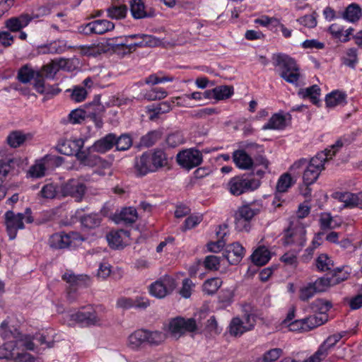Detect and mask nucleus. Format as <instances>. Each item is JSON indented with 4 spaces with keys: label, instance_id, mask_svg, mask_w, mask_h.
<instances>
[{
    "label": "nucleus",
    "instance_id": "nucleus-35",
    "mask_svg": "<svg viewBox=\"0 0 362 362\" xmlns=\"http://www.w3.org/2000/svg\"><path fill=\"white\" fill-rule=\"evenodd\" d=\"M361 15V10L357 4H351L349 5L344 14L343 17L347 21L354 23L357 21Z\"/></svg>",
    "mask_w": 362,
    "mask_h": 362
},
{
    "label": "nucleus",
    "instance_id": "nucleus-5",
    "mask_svg": "<svg viewBox=\"0 0 362 362\" xmlns=\"http://www.w3.org/2000/svg\"><path fill=\"white\" fill-rule=\"evenodd\" d=\"M355 334L353 330L341 331L334 334L327 338L318 350L305 362H320L328 355L329 351L342 338L348 339L351 335Z\"/></svg>",
    "mask_w": 362,
    "mask_h": 362
},
{
    "label": "nucleus",
    "instance_id": "nucleus-29",
    "mask_svg": "<svg viewBox=\"0 0 362 362\" xmlns=\"http://www.w3.org/2000/svg\"><path fill=\"white\" fill-rule=\"evenodd\" d=\"M346 95L340 91L334 90L327 94L325 103L328 107H334L345 103Z\"/></svg>",
    "mask_w": 362,
    "mask_h": 362
},
{
    "label": "nucleus",
    "instance_id": "nucleus-64",
    "mask_svg": "<svg viewBox=\"0 0 362 362\" xmlns=\"http://www.w3.org/2000/svg\"><path fill=\"white\" fill-rule=\"evenodd\" d=\"M319 223L322 230H329L334 228L333 218L329 213H322L320 216Z\"/></svg>",
    "mask_w": 362,
    "mask_h": 362
},
{
    "label": "nucleus",
    "instance_id": "nucleus-19",
    "mask_svg": "<svg viewBox=\"0 0 362 362\" xmlns=\"http://www.w3.org/2000/svg\"><path fill=\"white\" fill-rule=\"evenodd\" d=\"M31 22V18L28 13H23L18 16L12 17L7 19L4 25L11 32H18L27 27Z\"/></svg>",
    "mask_w": 362,
    "mask_h": 362
},
{
    "label": "nucleus",
    "instance_id": "nucleus-55",
    "mask_svg": "<svg viewBox=\"0 0 362 362\" xmlns=\"http://www.w3.org/2000/svg\"><path fill=\"white\" fill-rule=\"evenodd\" d=\"M332 266V261L325 254L320 255L316 259V267L321 272L330 270Z\"/></svg>",
    "mask_w": 362,
    "mask_h": 362
},
{
    "label": "nucleus",
    "instance_id": "nucleus-4",
    "mask_svg": "<svg viewBox=\"0 0 362 362\" xmlns=\"http://www.w3.org/2000/svg\"><path fill=\"white\" fill-rule=\"evenodd\" d=\"M329 160H298L290 168L289 170L291 172L296 168H299L301 165H305V169L303 173V182L305 185H310L315 182L317 179L320 172L324 169V165L326 162Z\"/></svg>",
    "mask_w": 362,
    "mask_h": 362
},
{
    "label": "nucleus",
    "instance_id": "nucleus-45",
    "mask_svg": "<svg viewBox=\"0 0 362 362\" xmlns=\"http://www.w3.org/2000/svg\"><path fill=\"white\" fill-rule=\"evenodd\" d=\"M83 309V310H78L69 315V325H73L75 323H81L86 325L88 306L85 307Z\"/></svg>",
    "mask_w": 362,
    "mask_h": 362
},
{
    "label": "nucleus",
    "instance_id": "nucleus-31",
    "mask_svg": "<svg viewBox=\"0 0 362 362\" xmlns=\"http://www.w3.org/2000/svg\"><path fill=\"white\" fill-rule=\"evenodd\" d=\"M130 11L132 16L136 19L150 16L145 11L144 3L141 0H132L130 2Z\"/></svg>",
    "mask_w": 362,
    "mask_h": 362
},
{
    "label": "nucleus",
    "instance_id": "nucleus-25",
    "mask_svg": "<svg viewBox=\"0 0 362 362\" xmlns=\"http://www.w3.org/2000/svg\"><path fill=\"white\" fill-rule=\"evenodd\" d=\"M18 78L21 83H27L32 79H35V82L37 80L41 79L42 78L38 71H36L31 67L25 65L18 71Z\"/></svg>",
    "mask_w": 362,
    "mask_h": 362
},
{
    "label": "nucleus",
    "instance_id": "nucleus-11",
    "mask_svg": "<svg viewBox=\"0 0 362 362\" xmlns=\"http://www.w3.org/2000/svg\"><path fill=\"white\" fill-rule=\"evenodd\" d=\"M258 213L257 209H253L247 204L239 207L234 214L235 229L238 231H249L250 221Z\"/></svg>",
    "mask_w": 362,
    "mask_h": 362
},
{
    "label": "nucleus",
    "instance_id": "nucleus-37",
    "mask_svg": "<svg viewBox=\"0 0 362 362\" xmlns=\"http://www.w3.org/2000/svg\"><path fill=\"white\" fill-rule=\"evenodd\" d=\"M299 94L303 98H310L312 103L314 105H318L320 103L319 96L320 95V88L317 85H313L305 89L301 90Z\"/></svg>",
    "mask_w": 362,
    "mask_h": 362
},
{
    "label": "nucleus",
    "instance_id": "nucleus-40",
    "mask_svg": "<svg viewBox=\"0 0 362 362\" xmlns=\"http://www.w3.org/2000/svg\"><path fill=\"white\" fill-rule=\"evenodd\" d=\"M146 342L150 345L158 346L163 342L167 335L165 332L161 331H148L146 330Z\"/></svg>",
    "mask_w": 362,
    "mask_h": 362
},
{
    "label": "nucleus",
    "instance_id": "nucleus-22",
    "mask_svg": "<svg viewBox=\"0 0 362 362\" xmlns=\"http://www.w3.org/2000/svg\"><path fill=\"white\" fill-rule=\"evenodd\" d=\"M334 197L343 203L344 208L353 209L358 208L359 193L355 194L349 192H339L334 194Z\"/></svg>",
    "mask_w": 362,
    "mask_h": 362
},
{
    "label": "nucleus",
    "instance_id": "nucleus-58",
    "mask_svg": "<svg viewBox=\"0 0 362 362\" xmlns=\"http://www.w3.org/2000/svg\"><path fill=\"white\" fill-rule=\"evenodd\" d=\"M254 164L252 168L253 174L259 177L263 176L268 168L269 162L267 160H254Z\"/></svg>",
    "mask_w": 362,
    "mask_h": 362
},
{
    "label": "nucleus",
    "instance_id": "nucleus-63",
    "mask_svg": "<svg viewBox=\"0 0 362 362\" xmlns=\"http://www.w3.org/2000/svg\"><path fill=\"white\" fill-rule=\"evenodd\" d=\"M172 99L170 100L164 101L158 104L154 109V115L151 116V119H153L155 117L160 114H164L170 112L173 108Z\"/></svg>",
    "mask_w": 362,
    "mask_h": 362
},
{
    "label": "nucleus",
    "instance_id": "nucleus-27",
    "mask_svg": "<svg viewBox=\"0 0 362 362\" xmlns=\"http://www.w3.org/2000/svg\"><path fill=\"white\" fill-rule=\"evenodd\" d=\"M251 258L255 264L257 266H263L270 259V252L265 247H259L253 252Z\"/></svg>",
    "mask_w": 362,
    "mask_h": 362
},
{
    "label": "nucleus",
    "instance_id": "nucleus-44",
    "mask_svg": "<svg viewBox=\"0 0 362 362\" xmlns=\"http://www.w3.org/2000/svg\"><path fill=\"white\" fill-rule=\"evenodd\" d=\"M222 281L219 278H211L207 279L203 284V291L208 294H214L221 287Z\"/></svg>",
    "mask_w": 362,
    "mask_h": 362
},
{
    "label": "nucleus",
    "instance_id": "nucleus-18",
    "mask_svg": "<svg viewBox=\"0 0 362 362\" xmlns=\"http://www.w3.org/2000/svg\"><path fill=\"white\" fill-rule=\"evenodd\" d=\"M295 183V180L291 176V173L287 172L282 174L276 184V193L274 197V199L273 201V204L276 207H279L281 206V204L279 203V194L280 193H284L287 192L288 188H290Z\"/></svg>",
    "mask_w": 362,
    "mask_h": 362
},
{
    "label": "nucleus",
    "instance_id": "nucleus-34",
    "mask_svg": "<svg viewBox=\"0 0 362 362\" xmlns=\"http://www.w3.org/2000/svg\"><path fill=\"white\" fill-rule=\"evenodd\" d=\"M255 151L261 152L262 151V147L257 144H251L247 147V149H239L235 151L233 154V158H252V156L255 155Z\"/></svg>",
    "mask_w": 362,
    "mask_h": 362
},
{
    "label": "nucleus",
    "instance_id": "nucleus-50",
    "mask_svg": "<svg viewBox=\"0 0 362 362\" xmlns=\"http://www.w3.org/2000/svg\"><path fill=\"white\" fill-rule=\"evenodd\" d=\"M117 151H127L132 145V140L129 135L122 134L119 137L115 136V141L114 142Z\"/></svg>",
    "mask_w": 362,
    "mask_h": 362
},
{
    "label": "nucleus",
    "instance_id": "nucleus-1",
    "mask_svg": "<svg viewBox=\"0 0 362 362\" xmlns=\"http://www.w3.org/2000/svg\"><path fill=\"white\" fill-rule=\"evenodd\" d=\"M273 64L279 68V75L286 82L298 85L300 77V69L296 61L285 54H274L272 56Z\"/></svg>",
    "mask_w": 362,
    "mask_h": 362
},
{
    "label": "nucleus",
    "instance_id": "nucleus-17",
    "mask_svg": "<svg viewBox=\"0 0 362 362\" xmlns=\"http://www.w3.org/2000/svg\"><path fill=\"white\" fill-rule=\"evenodd\" d=\"M291 120V115L284 112H278L274 114L265 123L262 127V130H283L288 124Z\"/></svg>",
    "mask_w": 362,
    "mask_h": 362
},
{
    "label": "nucleus",
    "instance_id": "nucleus-10",
    "mask_svg": "<svg viewBox=\"0 0 362 362\" xmlns=\"http://www.w3.org/2000/svg\"><path fill=\"white\" fill-rule=\"evenodd\" d=\"M176 286L175 279L165 275L150 285L149 293L156 298H163L170 294Z\"/></svg>",
    "mask_w": 362,
    "mask_h": 362
},
{
    "label": "nucleus",
    "instance_id": "nucleus-43",
    "mask_svg": "<svg viewBox=\"0 0 362 362\" xmlns=\"http://www.w3.org/2000/svg\"><path fill=\"white\" fill-rule=\"evenodd\" d=\"M81 223L86 228H94L100 226L101 216L97 214H90L81 217Z\"/></svg>",
    "mask_w": 362,
    "mask_h": 362
},
{
    "label": "nucleus",
    "instance_id": "nucleus-54",
    "mask_svg": "<svg viewBox=\"0 0 362 362\" xmlns=\"http://www.w3.org/2000/svg\"><path fill=\"white\" fill-rule=\"evenodd\" d=\"M221 257L216 255L206 256L203 262V265L206 269L211 271H217L220 267Z\"/></svg>",
    "mask_w": 362,
    "mask_h": 362
},
{
    "label": "nucleus",
    "instance_id": "nucleus-23",
    "mask_svg": "<svg viewBox=\"0 0 362 362\" xmlns=\"http://www.w3.org/2000/svg\"><path fill=\"white\" fill-rule=\"evenodd\" d=\"M19 343L13 341L5 343L0 347V358L8 360H16L21 358V354L16 348Z\"/></svg>",
    "mask_w": 362,
    "mask_h": 362
},
{
    "label": "nucleus",
    "instance_id": "nucleus-21",
    "mask_svg": "<svg viewBox=\"0 0 362 362\" xmlns=\"http://www.w3.org/2000/svg\"><path fill=\"white\" fill-rule=\"evenodd\" d=\"M115 141V134H108L102 139L96 141L90 148L89 151L92 152H97L104 153L110 150Z\"/></svg>",
    "mask_w": 362,
    "mask_h": 362
},
{
    "label": "nucleus",
    "instance_id": "nucleus-39",
    "mask_svg": "<svg viewBox=\"0 0 362 362\" xmlns=\"http://www.w3.org/2000/svg\"><path fill=\"white\" fill-rule=\"evenodd\" d=\"M336 281L332 279V277L329 275L318 278L315 282L312 283L315 286L317 292H323L330 286L336 285Z\"/></svg>",
    "mask_w": 362,
    "mask_h": 362
},
{
    "label": "nucleus",
    "instance_id": "nucleus-32",
    "mask_svg": "<svg viewBox=\"0 0 362 362\" xmlns=\"http://www.w3.org/2000/svg\"><path fill=\"white\" fill-rule=\"evenodd\" d=\"M34 87L35 90L41 94L57 95L61 91L57 86L46 84L43 78L37 80L34 83Z\"/></svg>",
    "mask_w": 362,
    "mask_h": 362
},
{
    "label": "nucleus",
    "instance_id": "nucleus-6",
    "mask_svg": "<svg viewBox=\"0 0 362 362\" xmlns=\"http://www.w3.org/2000/svg\"><path fill=\"white\" fill-rule=\"evenodd\" d=\"M306 230L301 223L291 224L285 231L283 243L284 245L293 246L296 252H300L306 241Z\"/></svg>",
    "mask_w": 362,
    "mask_h": 362
},
{
    "label": "nucleus",
    "instance_id": "nucleus-20",
    "mask_svg": "<svg viewBox=\"0 0 362 362\" xmlns=\"http://www.w3.org/2000/svg\"><path fill=\"white\" fill-rule=\"evenodd\" d=\"M245 255L244 247L238 243L228 245L226 249L223 257L230 264H237L243 259Z\"/></svg>",
    "mask_w": 362,
    "mask_h": 362
},
{
    "label": "nucleus",
    "instance_id": "nucleus-38",
    "mask_svg": "<svg viewBox=\"0 0 362 362\" xmlns=\"http://www.w3.org/2000/svg\"><path fill=\"white\" fill-rule=\"evenodd\" d=\"M341 139H338L334 144L317 153L314 158H332L336 153L343 146Z\"/></svg>",
    "mask_w": 362,
    "mask_h": 362
},
{
    "label": "nucleus",
    "instance_id": "nucleus-13",
    "mask_svg": "<svg viewBox=\"0 0 362 362\" xmlns=\"http://www.w3.org/2000/svg\"><path fill=\"white\" fill-rule=\"evenodd\" d=\"M115 25L107 20H95L88 23L79 28L80 33L84 35H103L113 30Z\"/></svg>",
    "mask_w": 362,
    "mask_h": 362
},
{
    "label": "nucleus",
    "instance_id": "nucleus-52",
    "mask_svg": "<svg viewBox=\"0 0 362 362\" xmlns=\"http://www.w3.org/2000/svg\"><path fill=\"white\" fill-rule=\"evenodd\" d=\"M57 194V186L53 183H48L42 187L38 193V196L43 199H52L56 197Z\"/></svg>",
    "mask_w": 362,
    "mask_h": 362
},
{
    "label": "nucleus",
    "instance_id": "nucleus-59",
    "mask_svg": "<svg viewBox=\"0 0 362 362\" xmlns=\"http://www.w3.org/2000/svg\"><path fill=\"white\" fill-rule=\"evenodd\" d=\"M255 23L263 27H269L271 30L277 28V25H279V21L277 18H270L267 16H262L261 18L255 19Z\"/></svg>",
    "mask_w": 362,
    "mask_h": 362
},
{
    "label": "nucleus",
    "instance_id": "nucleus-15",
    "mask_svg": "<svg viewBox=\"0 0 362 362\" xmlns=\"http://www.w3.org/2000/svg\"><path fill=\"white\" fill-rule=\"evenodd\" d=\"M168 160H136L134 164L135 170L139 175H145L165 167Z\"/></svg>",
    "mask_w": 362,
    "mask_h": 362
},
{
    "label": "nucleus",
    "instance_id": "nucleus-47",
    "mask_svg": "<svg viewBox=\"0 0 362 362\" xmlns=\"http://www.w3.org/2000/svg\"><path fill=\"white\" fill-rule=\"evenodd\" d=\"M119 217L126 223H133L137 220L138 214L135 208L128 207L121 211Z\"/></svg>",
    "mask_w": 362,
    "mask_h": 362
},
{
    "label": "nucleus",
    "instance_id": "nucleus-46",
    "mask_svg": "<svg viewBox=\"0 0 362 362\" xmlns=\"http://www.w3.org/2000/svg\"><path fill=\"white\" fill-rule=\"evenodd\" d=\"M317 293L312 283L301 286L298 291V298L302 301H307Z\"/></svg>",
    "mask_w": 362,
    "mask_h": 362
},
{
    "label": "nucleus",
    "instance_id": "nucleus-51",
    "mask_svg": "<svg viewBox=\"0 0 362 362\" xmlns=\"http://www.w3.org/2000/svg\"><path fill=\"white\" fill-rule=\"evenodd\" d=\"M215 99L217 100L229 98L233 94V88L230 86H219L214 88Z\"/></svg>",
    "mask_w": 362,
    "mask_h": 362
},
{
    "label": "nucleus",
    "instance_id": "nucleus-26",
    "mask_svg": "<svg viewBox=\"0 0 362 362\" xmlns=\"http://www.w3.org/2000/svg\"><path fill=\"white\" fill-rule=\"evenodd\" d=\"M146 329H137L129 336L128 346L133 349H138L146 342Z\"/></svg>",
    "mask_w": 362,
    "mask_h": 362
},
{
    "label": "nucleus",
    "instance_id": "nucleus-2",
    "mask_svg": "<svg viewBox=\"0 0 362 362\" xmlns=\"http://www.w3.org/2000/svg\"><path fill=\"white\" fill-rule=\"evenodd\" d=\"M206 316V310H201L194 317L173 319L169 324V330L175 337H180L186 332H194L198 329L199 325H202V320Z\"/></svg>",
    "mask_w": 362,
    "mask_h": 362
},
{
    "label": "nucleus",
    "instance_id": "nucleus-41",
    "mask_svg": "<svg viewBox=\"0 0 362 362\" xmlns=\"http://www.w3.org/2000/svg\"><path fill=\"white\" fill-rule=\"evenodd\" d=\"M330 302L317 298L311 303V309L315 313H318L319 316L327 315L326 313L331 308Z\"/></svg>",
    "mask_w": 362,
    "mask_h": 362
},
{
    "label": "nucleus",
    "instance_id": "nucleus-9",
    "mask_svg": "<svg viewBox=\"0 0 362 362\" xmlns=\"http://www.w3.org/2000/svg\"><path fill=\"white\" fill-rule=\"evenodd\" d=\"M83 240L80 233L71 231L69 233H58L50 236L49 245L54 249H64L75 246Z\"/></svg>",
    "mask_w": 362,
    "mask_h": 362
},
{
    "label": "nucleus",
    "instance_id": "nucleus-30",
    "mask_svg": "<svg viewBox=\"0 0 362 362\" xmlns=\"http://www.w3.org/2000/svg\"><path fill=\"white\" fill-rule=\"evenodd\" d=\"M127 232L124 230L112 231L107 235L109 245L114 248H119L124 245V236H127Z\"/></svg>",
    "mask_w": 362,
    "mask_h": 362
},
{
    "label": "nucleus",
    "instance_id": "nucleus-60",
    "mask_svg": "<svg viewBox=\"0 0 362 362\" xmlns=\"http://www.w3.org/2000/svg\"><path fill=\"white\" fill-rule=\"evenodd\" d=\"M346 57L344 58V63L345 65L355 68L356 64L358 63V53L356 48H349L346 52Z\"/></svg>",
    "mask_w": 362,
    "mask_h": 362
},
{
    "label": "nucleus",
    "instance_id": "nucleus-61",
    "mask_svg": "<svg viewBox=\"0 0 362 362\" xmlns=\"http://www.w3.org/2000/svg\"><path fill=\"white\" fill-rule=\"evenodd\" d=\"M202 153L195 148H190L180 151L176 158H202Z\"/></svg>",
    "mask_w": 362,
    "mask_h": 362
},
{
    "label": "nucleus",
    "instance_id": "nucleus-28",
    "mask_svg": "<svg viewBox=\"0 0 362 362\" xmlns=\"http://www.w3.org/2000/svg\"><path fill=\"white\" fill-rule=\"evenodd\" d=\"M81 53L86 56L96 57L105 52V46L102 42L80 46Z\"/></svg>",
    "mask_w": 362,
    "mask_h": 362
},
{
    "label": "nucleus",
    "instance_id": "nucleus-53",
    "mask_svg": "<svg viewBox=\"0 0 362 362\" xmlns=\"http://www.w3.org/2000/svg\"><path fill=\"white\" fill-rule=\"evenodd\" d=\"M107 16L112 19H121L126 16L127 8L124 5L112 6L107 9Z\"/></svg>",
    "mask_w": 362,
    "mask_h": 362
},
{
    "label": "nucleus",
    "instance_id": "nucleus-49",
    "mask_svg": "<svg viewBox=\"0 0 362 362\" xmlns=\"http://www.w3.org/2000/svg\"><path fill=\"white\" fill-rule=\"evenodd\" d=\"M64 60L61 59L59 61L53 60L50 64H48L43 66L42 72L47 78H52L57 72L59 67L61 66L62 63Z\"/></svg>",
    "mask_w": 362,
    "mask_h": 362
},
{
    "label": "nucleus",
    "instance_id": "nucleus-7",
    "mask_svg": "<svg viewBox=\"0 0 362 362\" xmlns=\"http://www.w3.org/2000/svg\"><path fill=\"white\" fill-rule=\"evenodd\" d=\"M260 185L258 179L248 176H236L230 179L228 184L230 192L235 196H239L249 191L257 189Z\"/></svg>",
    "mask_w": 362,
    "mask_h": 362
},
{
    "label": "nucleus",
    "instance_id": "nucleus-8",
    "mask_svg": "<svg viewBox=\"0 0 362 362\" xmlns=\"http://www.w3.org/2000/svg\"><path fill=\"white\" fill-rule=\"evenodd\" d=\"M0 330L1 335L4 339L19 343L20 345L25 346L28 350L34 349L35 345L32 338L28 335L23 334L16 328L11 327L8 322L4 321L1 324Z\"/></svg>",
    "mask_w": 362,
    "mask_h": 362
},
{
    "label": "nucleus",
    "instance_id": "nucleus-24",
    "mask_svg": "<svg viewBox=\"0 0 362 362\" xmlns=\"http://www.w3.org/2000/svg\"><path fill=\"white\" fill-rule=\"evenodd\" d=\"M127 37H130L132 39H136V41L134 43H130L128 45V49L129 50L132 49H135L136 47H150L154 44L155 39L151 35H141V34H134L129 35Z\"/></svg>",
    "mask_w": 362,
    "mask_h": 362
},
{
    "label": "nucleus",
    "instance_id": "nucleus-48",
    "mask_svg": "<svg viewBox=\"0 0 362 362\" xmlns=\"http://www.w3.org/2000/svg\"><path fill=\"white\" fill-rule=\"evenodd\" d=\"M166 144L169 147L175 148L185 142L183 134L180 131H176L169 134L165 139Z\"/></svg>",
    "mask_w": 362,
    "mask_h": 362
},
{
    "label": "nucleus",
    "instance_id": "nucleus-62",
    "mask_svg": "<svg viewBox=\"0 0 362 362\" xmlns=\"http://www.w3.org/2000/svg\"><path fill=\"white\" fill-rule=\"evenodd\" d=\"M283 354V350L280 348L272 349L266 351L262 356L264 362H274Z\"/></svg>",
    "mask_w": 362,
    "mask_h": 362
},
{
    "label": "nucleus",
    "instance_id": "nucleus-57",
    "mask_svg": "<svg viewBox=\"0 0 362 362\" xmlns=\"http://www.w3.org/2000/svg\"><path fill=\"white\" fill-rule=\"evenodd\" d=\"M168 95L167 91L162 88H155L148 91L144 97L148 100H161Z\"/></svg>",
    "mask_w": 362,
    "mask_h": 362
},
{
    "label": "nucleus",
    "instance_id": "nucleus-33",
    "mask_svg": "<svg viewBox=\"0 0 362 362\" xmlns=\"http://www.w3.org/2000/svg\"><path fill=\"white\" fill-rule=\"evenodd\" d=\"M327 315L319 316L317 315H314L303 319L305 331L308 332L318 326L323 325L327 321Z\"/></svg>",
    "mask_w": 362,
    "mask_h": 362
},
{
    "label": "nucleus",
    "instance_id": "nucleus-36",
    "mask_svg": "<svg viewBox=\"0 0 362 362\" xmlns=\"http://www.w3.org/2000/svg\"><path fill=\"white\" fill-rule=\"evenodd\" d=\"M28 135L21 131H13L7 136V143L12 148L22 145L27 139Z\"/></svg>",
    "mask_w": 362,
    "mask_h": 362
},
{
    "label": "nucleus",
    "instance_id": "nucleus-3",
    "mask_svg": "<svg viewBox=\"0 0 362 362\" xmlns=\"http://www.w3.org/2000/svg\"><path fill=\"white\" fill-rule=\"evenodd\" d=\"M23 220L28 223L33 221L30 209L27 208L24 214L18 213L16 214L12 211H8L5 214L6 230L10 239L13 240L16 237L18 230L24 228Z\"/></svg>",
    "mask_w": 362,
    "mask_h": 362
},
{
    "label": "nucleus",
    "instance_id": "nucleus-42",
    "mask_svg": "<svg viewBox=\"0 0 362 362\" xmlns=\"http://www.w3.org/2000/svg\"><path fill=\"white\" fill-rule=\"evenodd\" d=\"M161 135L162 132L160 130L151 131L141 137L140 144L141 146L150 147L161 137Z\"/></svg>",
    "mask_w": 362,
    "mask_h": 362
},
{
    "label": "nucleus",
    "instance_id": "nucleus-16",
    "mask_svg": "<svg viewBox=\"0 0 362 362\" xmlns=\"http://www.w3.org/2000/svg\"><path fill=\"white\" fill-rule=\"evenodd\" d=\"M83 144L84 141L82 139L65 140L57 145L55 151L67 156H78Z\"/></svg>",
    "mask_w": 362,
    "mask_h": 362
},
{
    "label": "nucleus",
    "instance_id": "nucleus-14",
    "mask_svg": "<svg viewBox=\"0 0 362 362\" xmlns=\"http://www.w3.org/2000/svg\"><path fill=\"white\" fill-rule=\"evenodd\" d=\"M86 186L78 179H70L62 187L64 196H70L77 202H81L86 193Z\"/></svg>",
    "mask_w": 362,
    "mask_h": 362
},
{
    "label": "nucleus",
    "instance_id": "nucleus-12",
    "mask_svg": "<svg viewBox=\"0 0 362 362\" xmlns=\"http://www.w3.org/2000/svg\"><path fill=\"white\" fill-rule=\"evenodd\" d=\"M255 324V316L247 315L244 320L234 317L229 325V333L235 337H240L245 332L252 330Z\"/></svg>",
    "mask_w": 362,
    "mask_h": 362
},
{
    "label": "nucleus",
    "instance_id": "nucleus-56",
    "mask_svg": "<svg viewBox=\"0 0 362 362\" xmlns=\"http://www.w3.org/2000/svg\"><path fill=\"white\" fill-rule=\"evenodd\" d=\"M46 170L45 164L40 162L32 165L28 170V174L31 177L40 178L45 175Z\"/></svg>",
    "mask_w": 362,
    "mask_h": 362
}]
</instances>
